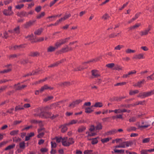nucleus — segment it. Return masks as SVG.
Instances as JSON below:
<instances>
[{"label": "nucleus", "instance_id": "1", "mask_svg": "<svg viewBox=\"0 0 154 154\" xmlns=\"http://www.w3.org/2000/svg\"><path fill=\"white\" fill-rule=\"evenodd\" d=\"M45 110L46 109L40 114L39 113L35 114L34 116H39L44 118H50L51 119H53L58 116L57 115H54L50 112H45Z\"/></svg>", "mask_w": 154, "mask_h": 154}, {"label": "nucleus", "instance_id": "2", "mask_svg": "<svg viewBox=\"0 0 154 154\" xmlns=\"http://www.w3.org/2000/svg\"><path fill=\"white\" fill-rule=\"evenodd\" d=\"M74 142V140L72 138L68 139L67 137H64L63 138L62 140V145L65 146H69L73 143Z\"/></svg>", "mask_w": 154, "mask_h": 154}, {"label": "nucleus", "instance_id": "3", "mask_svg": "<svg viewBox=\"0 0 154 154\" xmlns=\"http://www.w3.org/2000/svg\"><path fill=\"white\" fill-rule=\"evenodd\" d=\"M70 38V37H69L64 39H62L58 40L56 43L55 45V46L56 47V48H58L60 47L62 45L68 42Z\"/></svg>", "mask_w": 154, "mask_h": 154}, {"label": "nucleus", "instance_id": "4", "mask_svg": "<svg viewBox=\"0 0 154 154\" xmlns=\"http://www.w3.org/2000/svg\"><path fill=\"white\" fill-rule=\"evenodd\" d=\"M89 130L90 132H86V134H88V136H93L96 135L97 132L96 131L95 127L94 125H92L90 126Z\"/></svg>", "mask_w": 154, "mask_h": 154}, {"label": "nucleus", "instance_id": "5", "mask_svg": "<svg viewBox=\"0 0 154 154\" xmlns=\"http://www.w3.org/2000/svg\"><path fill=\"white\" fill-rule=\"evenodd\" d=\"M153 94H154V89L147 92H144L143 93H141L140 94L139 97H140L141 98H144Z\"/></svg>", "mask_w": 154, "mask_h": 154}, {"label": "nucleus", "instance_id": "6", "mask_svg": "<svg viewBox=\"0 0 154 154\" xmlns=\"http://www.w3.org/2000/svg\"><path fill=\"white\" fill-rule=\"evenodd\" d=\"M12 6H9L7 9H5L3 11V14L6 16H9L13 14H14V12L12 11Z\"/></svg>", "mask_w": 154, "mask_h": 154}, {"label": "nucleus", "instance_id": "7", "mask_svg": "<svg viewBox=\"0 0 154 154\" xmlns=\"http://www.w3.org/2000/svg\"><path fill=\"white\" fill-rule=\"evenodd\" d=\"M71 16V14H66L63 17H62L59 19L58 20H57L55 23H54V25H58L60 22L64 21L65 20L68 19Z\"/></svg>", "mask_w": 154, "mask_h": 154}, {"label": "nucleus", "instance_id": "8", "mask_svg": "<svg viewBox=\"0 0 154 154\" xmlns=\"http://www.w3.org/2000/svg\"><path fill=\"white\" fill-rule=\"evenodd\" d=\"M151 27L150 26H149L147 29L143 31H141L140 32V34L141 36L146 35L148 34L149 33H150L149 31Z\"/></svg>", "mask_w": 154, "mask_h": 154}, {"label": "nucleus", "instance_id": "9", "mask_svg": "<svg viewBox=\"0 0 154 154\" xmlns=\"http://www.w3.org/2000/svg\"><path fill=\"white\" fill-rule=\"evenodd\" d=\"M44 128H41L38 130V134L37 137L38 138H40L43 137L44 134Z\"/></svg>", "mask_w": 154, "mask_h": 154}, {"label": "nucleus", "instance_id": "10", "mask_svg": "<svg viewBox=\"0 0 154 154\" xmlns=\"http://www.w3.org/2000/svg\"><path fill=\"white\" fill-rule=\"evenodd\" d=\"M8 32L11 33L19 34L20 32V28L19 26H17L13 30H10L8 31Z\"/></svg>", "mask_w": 154, "mask_h": 154}, {"label": "nucleus", "instance_id": "11", "mask_svg": "<svg viewBox=\"0 0 154 154\" xmlns=\"http://www.w3.org/2000/svg\"><path fill=\"white\" fill-rule=\"evenodd\" d=\"M82 100L80 99L76 100V101L73 102L71 103L70 104L69 106L72 108H73L75 106L82 102Z\"/></svg>", "mask_w": 154, "mask_h": 154}, {"label": "nucleus", "instance_id": "12", "mask_svg": "<svg viewBox=\"0 0 154 154\" xmlns=\"http://www.w3.org/2000/svg\"><path fill=\"white\" fill-rule=\"evenodd\" d=\"M36 21L35 20L30 21L28 22H26L24 25V27L25 28H28L29 26H31L33 23H35Z\"/></svg>", "mask_w": 154, "mask_h": 154}, {"label": "nucleus", "instance_id": "13", "mask_svg": "<svg viewBox=\"0 0 154 154\" xmlns=\"http://www.w3.org/2000/svg\"><path fill=\"white\" fill-rule=\"evenodd\" d=\"M26 86L25 85H20V84L18 83L14 85V88L16 90H19L24 88Z\"/></svg>", "mask_w": 154, "mask_h": 154}, {"label": "nucleus", "instance_id": "14", "mask_svg": "<svg viewBox=\"0 0 154 154\" xmlns=\"http://www.w3.org/2000/svg\"><path fill=\"white\" fill-rule=\"evenodd\" d=\"M47 108V107H45L42 108H38L35 109L34 110V111L35 113L33 114L34 115V116L35 114L38 113H39L40 114L41 113V112H43V111H44L45 109H46Z\"/></svg>", "mask_w": 154, "mask_h": 154}, {"label": "nucleus", "instance_id": "15", "mask_svg": "<svg viewBox=\"0 0 154 154\" xmlns=\"http://www.w3.org/2000/svg\"><path fill=\"white\" fill-rule=\"evenodd\" d=\"M145 57L144 56V54H138L136 55L133 57V59H144Z\"/></svg>", "mask_w": 154, "mask_h": 154}, {"label": "nucleus", "instance_id": "16", "mask_svg": "<svg viewBox=\"0 0 154 154\" xmlns=\"http://www.w3.org/2000/svg\"><path fill=\"white\" fill-rule=\"evenodd\" d=\"M92 74L94 77H97L100 75L98 72L96 70H92Z\"/></svg>", "mask_w": 154, "mask_h": 154}, {"label": "nucleus", "instance_id": "17", "mask_svg": "<svg viewBox=\"0 0 154 154\" xmlns=\"http://www.w3.org/2000/svg\"><path fill=\"white\" fill-rule=\"evenodd\" d=\"M103 106V104L102 103L100 102H97L94 105H92L91 107H101Z\"/></svg>", "mask_w": 154, "mask_h": 154}, {"label": "nucleus", "instance_id": "18", "mask_svg": "<svg viewBox=\"0 0 154 154\" xmlns=\"http://www.w3.org/2000/svg\"><path fill=\"white\" fill-rule=\"evenodd\" d=\"M66 125H66V124L65 125H62L59 128H61V131L62 132L64 133L67 130V128L66 126Z\"/></svg>", "mask_w": 154, "mask_h": 154}, {"label": "nucleus", "instance_id": "19", "mask_svg": "<svg viewBox=\"0 0 154 154\" xmlns=\"http://www.w3.org/2000/svg\"><path fill=\"white\" fill-rule=\"evenodd\" d=\"M101 58L100 57H99L98 58H97L95 59H92L90 60H89L86 62H85L84 63V64L85 65V64L86 63H89L90 62H95L96 61H98V60H99L100 58Z\"/></svg>", "mask_w": 154, "mask_h": 154}, {"label": "nucleus", "instance_id": "20", "mask_svg": "<svg viewBox=\"0 0 154 154\" xmlns=\"http://www.w3.org/2000/svg\"><path fill=\"white\" fill-rule=\"evenodd\" d=\"M72 50V48H69L67 46L66 47L63 48L61 49L60 51L62 52H65Z\"/></svg>", "mask_w": 154, "mask_h": 154}, {"label": "nucleus", "instance_id": "21", "mask_svg": "<svg viewBox=\"0 0 154 154\" xmlns=\"http://www.w3.org/2000/svg\"><path fill=\"white\" fill-rule=\"evenodd\" d=\"M19 132V131L17 130H14L11 131L10 133V134L11 136H14L17 135Z\"/></svg>", "mask_w": 154, "mask_h": 154}, {"label": "nucleus", "instance_id": "22", "mask_svg": "<svg viewBox=\"0 0 154 154\" xmlns=\"http://www.w3.org/2000/svg\"><path fill=\"white\" fill-rule=\"evenodd\" d=\"M145 82V80L143 79L141 81L138 82L136 84H134V86H137L138 87L140 88L141 87V85L144 83Z\"/></svg>", "mask_w": 154, "mask_h": 154}, {"label": "nucleus", "instance_id": "23", "mask_svg": "<svg viewBox=\"0 0 154 154\" xmlns=\"http://www.w3.org/2000/svg\"><path fill=\"white\" fill-rule=\"evenodd\" d=\"M117 130L116 129H113L110 131L107 132L106 134L107 135H110L112 134H113L117 132Z\"/></svg>", "mask_w": 154, "mask_h": 154}, {"label": "nucleus", "instance_id": "24", "mask_svg": "<svg viewBox=\"0 0 154 154\" xmlns=\"http://www.w3.org/2000/svg\"><path fill=\"white\" fill-rule=\"evenodd\" d=\"M91 106V107H86L85 108V112L86 113H89L94 111V110L92 109Z\"/></svg>", "mask_w": 154, "mask_h": 154}, {"label": "nucleus", "instance_id": "25", "mask_svg": "<svg viewBox=\"0 0 154 154\" xmlns=\"http://www.w3.org/2000/svg\"><path fill=\"white\" fill-rule=\"evenodd\" d=\"M58 15H53L51 16H49L47 17V19L49 21H52L55 20V18L58 17Z\"/></svg>", "mask_w": 154, "mask_h": 154}, {"label": "nucleus", "instance_id": "26", "mask_svg": "<svg viewBox=\"0 0 154 154\" xmlns=\"http://www.w3.org/2000/svg\"><path fill=\"white\" fill-rule=\"evenodd\" d=\"M141 25L140 23H137L135 25L129 28L130 29L133 30L134 29L140 26Z\"/></svg>", "mask_w": 154, "mask_h": 154}, {"label": "nucleus", "instance_id": "27", "mask_svg": "<svg viewBox=\"0 0 154 154\" xmlns=\"http://www.w3.org/2000/svg\"><path fill=\"white\" fill-rule=\"evenodd\" d=\"M78 121L77 120H72L69 122L68 123H66V125H71L75 124L77 123Z\"/></svg>", "mask_w": 154, "mask_h": 154}, {"label": "nucleus", "instance_id": "28", "mask_svg": "<svg viewBox=\"0 0 154 154\" xmlns=\"http://www.w3.org/2000/svg\"><path fill=\"white\" fill-rule=\"evenodd\" d=\"M42 29L40 28L36 30L34 32V34L36 35H39L41 34L42 31Z\"/></svg>", "mask_w": 154, "mask_h": 154}, {"label": "nucleus", "instance_id": "29", "mask_svg": "<svg viewBox=\"0 0 154 154\" xmlns=\"http://www.w3.org/2000/svg\"><path fill=\"white\" fill-rule=\"evenodd\" d=\"M64 60H61L59 62H57L56 63H54V64H52L50 66H48V67H52L54 66H57L59 63H61Z\"/></svg>", "mask_w": 154, "mask_h": 154}, {"label": "nucleus", "instance_id": "30", "mask_svg": "<svg viewBox=\"0 0 154 154\" xmlns=\"http://www.w3.org/2000/svg\"><path fill=\"white\" fill-rule=\"evenodd\" d=\"M102 126L101 123H98L95 127L96 130H99L102 129Z\"/></svg>", "mask_w": 154, "mask_h": 154}, {"label": "nucleus", "instance_id": "31", "mask_svg": "<svg viewBox=\"0 0 154 154\" xmlns=\"http://www.w3.org/2000/svg\"><path fill=\"white\" fill-rule=\"evenodd\" d=\"M38 55L39 54L37 52H31L29 54V56L32 57H36L38 56Z\"/></svg>", "mask_w": 154, "mask_h": 154}, {"label": "nucleus", "instance_id": "32", "mask_svg": "<svg viewBox=\"0 0 154 154\" xmlns=\"http://www.w3.org/2000/svg\"><path fill=\"white\" fill-rule=\"evenodd\" d=\"M56 47L55 46V47H53L52 46H50L48 48V51L49 52H51L54 51L56 49Z\"/></svg>", "mask_w": 154, "mask_h": 154}, {"label": "nucleus", "instance_id": "33", "mask_svg": "<svg viewBox=\"0 0 154 154\" xmlns=\"http://www.w3.org/2000/svg\"><path fill=\"white\" fill-rule=\"evenodd\" d=\"M50 88L47 85H45L41 88L40 90V92H42L45 90L47 89Z\"/></svg>", "mask_w": 154, "mask_h": 154}, {"label": "nucleus", "instance_id": "34", "mask_svg": "<svg viewBox=\"0 0 154 154\" xmlns=\"http://www.w3.org/2000/svg\"><path fill=\"white\" fill-rule=\"evenodd\" d=\"M111 138H106L103 139H102L101 140V141L103 143H105L108 142L110 139H111Z\"/></svg>", "mask_w": 154, "mask_h": 154}, {"label": "nucleus", "instance_id": "35", "mask_svg": "<svg viewBox=\"0 0 154 154\" xmlns=\"http://www.w3.org/2000/svg\"><path fill=\"white\" fill-rule=\"evenodd\" d=\"M15 145L14 144H13L12 145H10L8 146L7 147H6L5 148V150H10L11 149H12L15 146Z\"/></svg>", "mask_w": 154, "mask_h": 154}, {"label": "nucleus", "instance_id": "36", "mask_svg": "<svg viewBox=\"0 0 154 154\" xmlns=\"http://www.w3.org/2000/svg\"><path fill=\"white\" fill-rule=\"evenodd\" d=\"M24 6V5L23 4L20 5L18 4L15 6V8L17 9H20L21 8H23Z\"/></svg>", "mask_w": 154, "mask_h": 154}, {"label": "nucleus", "instance_id": "37", "mask_svg": "<svg viewBox=\"0 0 154 154\" xmlns=\"http://www.w3.org/2000/svg\"><path fill=\"white\" fill-rule=\"evenodd\" d=\"M114 151L115 152L118 153H123L124 152V150L123 149L118 150L115 149H114Z\"/></svg>", "mask_w": 154, "mask_h": 154}, {"label": "nucleus", "instance_id": "38", "mask_svg": "<svg viewBox=\"0 0 154 154\" xmlns=\"http://www.w3.org/2000/svg\"><path fill=\"white\" fill-rule=\"evenodd\" d=\"M139 91L137 90H136L134 91H130L129 94L131 95H133L136 94L138 93Z\"/></svg>", "mask_w": 154, "mask_h": 154}, {"label": "nucleus", "instance_id": "39", "mask_svg": "<svg viewBox=\"0 0 154 154\" xmlns=\"http://www.w3.org/2000/svg\"><path fill=\"white\" fill-rule=\"evenodd\" d=\"M137 128L135 127H132L127 129V131L130 132L131 131H135L136 130Z\"/></svg>", "mask_w": 154, "mask_h": 154}, {"label": "nucleus", "instance_id": "40", "mask_svg": "<svg viewBox=\"0 0 154 154\" xmlns=\"http://www.w3.org/2000/svg\"><path fill=\"white\" fill-rule=\"evenodd\" d=\"M32 0H20L17 2V3L18 4L20 3L25 2H29L32 1Z\"/></svg>", "mask_w": 154, "mask_h": 154}, {"label": "nucleus", "instance_id": "41", "mask_svg": "<svg viewBox=\"0 0 154 154\" xmlns=\"http://www.w3.org/2000/svg\"><path fill=\"white\" fill-rule=\"evenodd\" d=\"M125 146L126 147L131 146L132 144V142L131 141H125Z\"/></svg>", "mask_w": 154, "mask_h": 154}, {"label": "nucleus", "instance_id": "42", "mask_svg": "<svg viewBox=\"0 0 154 154\" xmlns=\"http://www.w3.org/2000/svg\"><path fill=\"white\" fill-rule=\"evenodd\" d=\"M85 129L86 128L85 127L82 126L79 128L78 131L79 132H81L85 131Z\"/></svg>", "mask_w": 154, "mask_h": 154}, {"label": "nucleus", "instance_id": "43", "mask_svg": "<svg viewBox=\"0 0 154 154\" xmlns=\"http://www.w3.org/2000/svg\"><path fill=\"white\" fill-rule=\"evenodd\" d=\"M45 15V13L44 12H42L41 14H38L36 17V18L38 19H39L42 17H43Z\"/></svg>", "mask_w": 154, "mask_h": 154}, {"label": "nucleus", "instance_id": "44", "mask_svg": "<svg viewBox=\"0 0 154 154\" xmlns=\"http://www.w3.org/2000/svg\"><path fill=\"white\" fill-rule=\"evenodd\" d=\"M126 52L127 54L131 53H134L135 51L134 50H131L130 49H128L125 51Z\"/></svg>", "mask_w": 154, "mask_h": 154}, {"label": "nucleus", "instance_id": "45", "mask_svg": "<svg viewBox=\"0 0 154 154\" xmlns=\"http://www.w3.org/2000/svg\"><path fill=\"white\" fill-rule=\"evenodd\" d=\"M23 109V107L20 106H16L15 109V111H17V110Z\"/></svg>", "mask_w": 154, "mask_h": 154}, {"label": "nucleus", "instance_id": "46", "mask_svg": "<svg viewBox=\"0 0 154 154\" xmlns=\"http://www.w3.org/2000/svg\"><path fill=\"white\" fill-rule=\"evenodd\" d=\"M53 97L52 96H49L44 99V101L45 102L47 101L51 100L53 98Z\"/></svg>", "mask_w": 154, "mask_h": 154}, {"label": "nucleus", "instance_id": "47", "mask_svg": "<svg viewBox=\"0 0 154 154\" xmlns=\"http://www.w3.org/2000/svg\"><path fill=\"white\" fill-rule=\"evenodd\" d=\"M109 17V16L108 14H105L103 16L102 18L104 20H106L108 19Z\"/></svg>", "mask_w": 154, "mask_h": 154}, {"label": "nucleus", "instance_id": "48", "mask_svg": "<svg viewBox=\"0 0 154 154\" xmlns=\"http://www.w3.org/2000/svg\"><path fill=\"white\" fill-rule=\"evenodd\" d=\"M123 47V46L122 45H118L114 49L116 50H119Z\"/></svg>", "mask_w": 154, "mask_h": 154}, {"label": "nucleus", "instance_id": "49", "mask_svg": "<svg viewBox=\"0 0 154 154\" xmlns=\"http://www.w3.org/2000/svg\"><path fill=\"white\" fill-rule=\"evenodd\" d=\"M13 141L15 142H17L20 141L21 140V139L19 137H16L13 138Z\"/></svg>", "mask_w": 154, "mask_h": 154}, {"label": "nucleus", "instance_id": "50", "mask_svg": "<svg viewBox=\"0 0 154 154\" xmlns=\"http://www.w3.org/2000/svg\"><path fill=\"white\" fill-rule=\"evenodd\" d=\"M98 142V140L97 138H94L92 139V144H94L97 143Z\"/></svg>", "mask_w": 154, "mask_h": 154}, {"label": "nucleus", "instance_id": "51", "mask_svg": "<svg viewBox=\"0 0 154 154\" xmlns=\"http://www.w3.org/2000/svg\"><path fill=\"white\" fill-rule=\"evenodd\" d=\"M34 38L33 35V34H31L28 35L26 37V38L29 40H31Z\"/></svg>", "mask_w": 154, "mask_h": 154}, {"label": "nucleus", "instance_id": "52", "mask_svg": "<svg viewBox=\"0 0 154 154\" xmlns=\"http://www.w3.org/2000/svg\"><path fill=\"white\" fill-rule=\"evenodd\" d=\"M19 145L21 148H24L25 146V143L24 142H21L20 143Z\"/></svg>", "mask_w": 154, "mask_h": 154}, {"label": "nucleus", "instance_id": "53", "mask_svg": "<svg viewBox=\"0 0 154 154\" xmlns=\"http://www.w3.org/2000/svg\"><path fill=\"white\" fill-rule=\"evenodd\" d=\"M51 147L52 148H55L57 146L56 143L55 142L53 141L51 142Z\"/></svg>", "mask_w": 154, "mask_h": 154}, {"label": "nucleus", "instance_id": "54", "mask_svg": "<svg viewBox=\"0 0 154 154\" xmlns=\"http://www.w3.org/2000/svg\"><path fill=\"white\" fill-rule=\"evenodd\" d=\"M150 140V138H146L143 140L142 141V142L143 143H148Z\"/></svg>", "mask_w": 154, "mask_h": 154}, {"label": "nucleus", "instance_id": "55", "mask_svg": "<svg viewBox=\"0 0 154 154\" xmlns=\"http://www.w3.org/2000/svg\"><path fill=\"white\" fill-rule=\"evenodd\" d=\"M58 0H54V1L51 2L50 4V7H52L53 6L55 3L58 1Z\"/></svg>", "mask_w": 154, "mask_h": 154}, {"label": "nucleus", "instance_id": "56", "mask_svg": "<svg viewBox=\"0 0 154 154\" xmlns=\"http://www.w3.org/2000/svg\"><path fill=\"white\" fill-rule=\"evenodd\" d=\"M114 113H115L116 114L121 113V109H115Z\"/></svg>", "mask_w": 154, "mask_h": 154}, {"label": "nucleus", "instance_id": "57", "mask_svg": "<svg viewBox=\"0 0 154 154\" xmlns=\"http://www.w3.org/2000/svg\"><path fill=\"white\" fill-rule=\"evenodd\" d=\"M7 88L6 86L2 87L0 88V94L4 91Z\"/></svg>", "mask_w": 154, "mask_h": 154}, {"label": "nucleus", "instance_id": "58", "mask_svg": "<svg viewBox=\"0 0 154 154\" xmlns=\"http://www.w3.org/2000/svg\"><path fill=\"white\" fill-rule=\"evenodd\" d=\"M106 66L108 67L111 68L113 67L114 66V63H109L107 64Z\"/></svg>", "mask_w": 154, "mask_h": 154}, {"label": "nucleus", "instance_id": "59", "mask_svg": "<svg viewBox=\"0 0 154 154\" xmlns=\"http://www.w3.org/2000/svg\"><path fill=\"white\" fill-rule=\"evenodd\" d=\"M136 119L135 117H131L129 119V121L130 122H134L136 120Z\"/></svg>", "mask_w": 154, "mask_h": 154}, {"label": "nucleus", "instance_id": "60", "mask_svg": "<svg viewBox=\"0 0 154 154\" xmlns=\"http://www.w3.org/2000/svg\"><path fill=\"white\" fill-rule=\"evenodd\" d=\"M136 73V71L135 70H133L128 72V75H132L133 74H135Z\"/></svg>", "mask_w": 154, "mask_h": 154}, {"label": "nucleus", "instance_id": "61", "mask_svg": "<svg viewBox=\"0 0 154 154\" xmlns=\"http://www.w3.org/2000/svg\"><path fill=\"white\" fill-rule=\"evenodd\" d=\"M56 140L57 142V143H59L61 141L62 142V139H63V138H62L61 137H60L59 138L56 137Z\"/></svg>", "mask_w": 154, "mask_h": 154}, {"label": "nucleus", "instance_id": "62", "mask_svg": "<svg viewBox=\"0 0 154 154\" xmlns=\"http://www.w3.org/2000/svg\"><path fill=\"white\" fill-rule=\"evenodd\" d=\"M92 152V150H87L84 151V154H89Z\"/></svg>", "mask_w": 154, "mask_h": 154}, {"label": "nucleus", "instance_id": "63", "mask_svg": "<svg viewBox=\"0 0 154 154\" xmlns=\"http://www.w3.org/2000/svg\"><path fill=\"white\" fill-rule=\"evenodd\" d=\"M41 9V7L40 6H39L35 8V11L37 12H39Z\"/></svg>", "mask_w": 154, "mask_h": 154}, {"label": "nucleus", "instance_id": "64", "mask_svg": "<svg viewBox=\"0 0 154 154\" xmlns=\"http://www.w3.org/2000/svg\"><path fill=\"white\" fill-rule=\"evenodd\" d=\"M147 152H148L147 150H142L140 151L141 154H148Z\"/></svg>", "mask_w": 154, "mask_h": 154}]
</instances>
